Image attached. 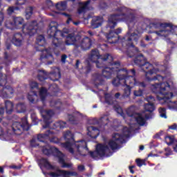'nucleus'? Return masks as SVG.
<instances>
[{"mask_svg": "<svg viewBox=\"0 0 177 177\" xmlns=\"http://www.w3.org/2000/svg\"><path fill=\"white\" fill-rule=\"evenodd\" d=\"M136 16L133 13H115L109 16V21L106 26L107 28L114 29L118 24V21H124L129 26V31L127 35L120 38L119 34L122 31L121 28L115 29V30H111L109 33L106 34L107 41L110 44H115L120 41L122 48L127 49L129 48H133L134 45L133 41L138 42L140 37V34L135 32L131 33V28L129 24L134 22Z\"/></svg>", "mask_w": 177, "mask_h": 177, "instance_id": "f257e3e1", "label": "nucleus"}, {"mask_svg": "<svg viewBox=\"0 0 177 177\" xmlns=\"http://www.w3.org/2000/svg\"><path fill=\"white\" fill-rule=\"evenodd\" d=\"M134 64L139 66L145 73V77L148 82L158 81L160 83H155L151 84V91L156 94L158 100H163L167 103L168 100H171L174 94L172 92H169L167 89L170 88V85L168 82H162L164 77L160 75H156L153 77H150L149 75H152L154 73L153 66L149 62H147L146 58L142 54L138 55L133 59Z\"/></svg>", "mask_w": 177, "mask_h": 177, "instance_id": "f03ea898", "label": "nucleus"}, {"mask_svg": "<svg viewBox=\"0 0 177 177\" xmlns=\"http://www.w3.org/2000/svg\"><path fill=\"white\" fill-rule=\"evenodd\" d=\"M120 65H111L108 68L102 69V75L99 73H94L92 75V80L95 88H97L100 86H103L105 84L104 78H111L113 74L116 73V77L112 80V85L115 87H118L120 85L123 86L122 80L123 73H125L122 68H120L121 66V63L119 62Z\"/></svg>", "mask_w": 177, "mask_h": 177, "instance_id": "7ed1b4c3", "label": "nucleus"}, {"mask_svg": "<svg viewBox=\"0 0 177 177\" xmlns=\"http://www.w3.org/2000/svg\"><path fill=\"white\" fill-rule=\"evenodd\" d=\"M73 133H71L70 130L65 131L64 133V138L66 142L62 143V145L68 150L69 153L75 156V152L78 155L86 157V154L84 151H88V147L85 140L75 141Z\"/></svg>", "mask_w": 177, "mask_h": 177, "instance_id": "20e7f679", "label": "nucleus"}, {"mask_svg": "<svg viewBox=\"0 0 177 177\" xmlns=\"http://www.w3.org/2000/svg\"><path fill=\"white\" fill-rule=\"evenodd\" d=\"M90 60L96 64L97 68L102 69L108 68L111 65H120V61L113 62L114 58L111 54L105 53L100 55L97 49L91 50Z\"/></svg>", "mask_w": 177, "mask_h": 177, "instance_id": "39448f33", "label": "nucleus"}, {"mask_svg": "<svg viewBox=\"0 0 177 177\" xmlns=\"http://www.w3.org/2000/svg\"><path fill=\"white\" fill-rule=\"evenodd\" d=\"M13 25L14 28L22 29L23 32L25 35H28L29 36L35 35L39 29L38 24L36 20L24 24V19L21 17H14Z\"/></svg>", "mask_w": 177, "mask_h": 177, "instance_id": "423d86ee", "label": "nucleus"}, {"mask_svg": "<svg viewBox=\"0 0 177 177\" xmlns=\"http://www.w3.org/2000/svg\"><path fill=\"white\" fill-rule=\"evenodd\" d=\"M150 28L158 29L162 28L163 30L154 32L158 36L167 37L171 33H174L177 26H174L172 24H168L167 22L161 24V22H151L149 24Z\"/></svg>", "mask_w": 177, "mask_h": 177, "instance_id": "0eeeda50", "label": "nucleus"}, {"mask_svg": "<svg viewBox=\"0 0 177 177\" xmlns=\"http://www.w3.org/2000/svg\"><path fill=\"white\" fill-rule=\"evenodd\" d=\"M36 44L38 46L35 47L36 50L41 52V55H40V61H43L44 59L47 60L50 57H52L50 50L48 48L44 49L46 39L44 35H40L37 37ZM39 47H41L43 48H39Z\"/></svg>", "mask_w": 177, "mask_h": 177, "instance_id": "6e6552de", "label": "nucleus"}, {"mask_svg": "<svg viewBox=\"0 0 177 177\" xmlns=\"http://www.w3.org/2000/svg\"><path fill=\"white\" fill-rule=\"evenodd\" d=\"M124 73H122V86L133 87L139 82L136 80V71L134 68L127 70V68H122Z\"/></svg>", "mask_w": 177, "mask_h": 177, "instance_id": "1a4fd4ad", "label": "nucleus"}, {"mask_svg": "<svg viewBox=\"0 0 177 177\" xmlns=\"http://www.w3.org/2000/svg\"><path fill=\"white\" fill-rule=\"evenodd\" d=\"M31 125L28 122L26 117H24L21 119V122H14L12 124V129L14 133L17 136H20L23 133V131H28Z\"/></svg>", "mask_w": 177, "mask_h": 177, "instance_id": "9d476101", "label": "nucleus"}, {"mask_svg": "<svg viewBox=\"0 0 177 177\" xmlns=\"http://www.w3.org/2000/svg\"><path fill=\"white\" fill-rule=\"evenodd\" d=\"M67 34L68 32L61 31L60 30L57 29L55 37L52 41L53 46L59 50H65V44L62 41L60 37H66Z\"/></svg>", "mask_w": 177, "mask_h": 177, "instance_id": "9b49d317", "label": "nucleus"}, {"mask_svg": "<svg viewBox=\"0 0 177 177\" xmlns=\"http://www.w3.org/2000/svg\"><path fill=\"white\" fill-rule=\"evenodd\" d=\"M155 101V97H153V95L147 97L148 103L145 104V111L149 112V113H145V119L147 120L153 118V111L156 110Z\"/></svg>", "mask_w": 177, "mask_h": 177, "instance_id": "f8f14e48", "label": "nucleus"}, {"mask_svg": "<svg viewBox=\"0 0 177 177\" xmlns=\"http://www.w3.org/2000/svg\"><path fill=\"white\" fill-rule=\"evenodd\" d=\"M113 140H111L109 142V146L112 150H117L119 147V145L123 144L125 142L124 136L119 134V133H114L112 136Z\"/></svg>", "mask_w": 177, "mask_h": 177, "instance_id": "ddd939ff", "label": "nucleus"}, {"mask_svg": "<svg viewBox=\"0 0 177 177\" xmlns=\"http://www.w3.org/2000/svg\"><path fill=\"white\" fill-rule=\"evenodd\" d=\"M92 46V39L88 37H86L83 38L78 44H76V51L80 53H81V50H88L91 48Z\"/></svg>", "mask_w": 177, "mask_h": 177, "instance_id": "4468645a", "label": "nucleus"}, {"mask_svg": "<svg viewBox=\"0 0 177 177\" xmlns=\"http://www.w3.org/2000/svg\"><path fill=\"white\" fill-rule=\"evenodd\" d=\"M55 115V112L53 110H45L41 111V117L45 125H43V129L50 128V124L53 122L52 118Z\"/></svg>", "mask_w": 177, "mask_h": 177, "instance_id": "2eb2a0df", "label": "nucleus"}, {"mask_svg": "<svg viewBox=\"0 0 177 177\" xmlns=\"http://www.w3.org/2000/svg\"><path fill=\"white\" fill-rule=\"evenodd\" d=\"M42 153L46 156L53 155L56 158L59 156L61 151L56 147H50V146H43L41 149Z\"/></svg>", "mask_w": 177, "mask_h": 177, "instance_id": "dca6fc26", "label": "nucleus"}, {"mask_svg": "<svg viewBox=\"0 0 177 177\" xmlns=\"http://www.w3.org/2000/svg\"><path fill=\"white\" fill-rule=\"evenodd\" d=\"M91 0H88L85 2H80L79 7L77 8L78 15H84L90 10Z\"/></svg>", "mask_w": 177, "mask_h": 177, "instance_id": "f3484780", "label": "nucleus"}, {"mask_svg": "<svg viewBox=\"0 0 177 177\" xmlns=\"http://www.w3.org/2000/svg\"><path fill=\"white\" fill-rule=\"evenodd\" d=\"M66 35V40L64 42L65 46H75V50H76V45L79 44L78 41L77 40V37L75 36L73 33L72 34H67Z\"/></svg>", "mask_w": 177, "mask_h": 177, "instance_id": "a211bd4d", "label": "nucleus"}, {"mask_svg": "<svg viewBox=\"0 0 177 177\" xmlns=\"http://www.w3.org/2000/svg\"><path fill=\"white\" fill-rule=\"evenodd\" d=\"M11 41L14 46L21 47L23 45V35L21 32L15 33Z\"/></svg>", "mask_w": 177, "mask_h": 177, "instance_id": "6ab92c4d", "label": "nucleus"}, {"mask_svg": "<svg viewBox=\"0 0 177 177\" xmlns=\"http://www.w3.org/2000/svg\"><path fill=\"white\" fill-rule=\"evenodd\" d=\"M136 86H138V90L134 91L133 93L136 97H141L146 91L147 84L144 82H138Z\"/></svg>", "mask_w": 177, "mask_h": 177, "instance_id": "aec40b11", "label": "nucleus"}, {"mask_svg": "<svg viewBox=\"0 0 177 177\" xmlns=\"http://www.w3.org/2000/svg\"><path fill=\"white\" fill-rule=\"evenodd\" d=\"M58 27L59 25L57 24V22L53 21L49 24L48 29L47 30V34L49 38L53 39L54 37H55V32H57Z\"/></svg>", "mask_w": 177, "mask_h": 177, "instance_id": "412c9836", "label": "nucleus"}, {"mask_svg": "<svg viewBox=\"0 0 177 177\" xmlns=\"http://www.w3.org/2000/svg\"><path fill=\"white\" fill-rule=\"evenodd\" d=\"M96 151L99 156L104 157L106 151H110L109 147L106 145L99 144L96 147Z\"/></svg>", "mask_w": 177, "mask_h": 177, "instance_id": "4be33fe9", "label": "nucleus"}, {"mask_svg": "<svg viewBox=\"0 0 177 177\" xmlns=\"http://www.w3.org/2000/svg\"><path fill=\"white\" fill-rule=\"evenodd\" d=\"M53 134H55V131H53V129H48L45 131V133L39 134L37 136V140L39 142H45L46 140L53 137Z\"/></svg>", "mask_w": 177, "mask_h": 177, "instance_id": "5701e85b", "label": "nucleus"}, {"mask_svg": "<svg viewBox=\"0 0 177 177\" xmlns=\"http://www.w3.org/2000/svg\"><path fill=\"white\" fill-rule=\"evenodd\" d=\"M103 24V17L96 16L94 17L91 22V26L93 29H96L100 27Z\"/></svg>", "mask_w": 177, "mask_h": 177, "instance_id": "b1692460", "label": "nucleus"}, {"mask_svg": "<svg viewBox=\"0 0 177 177\" xmlns=\"http://www.w3.org/2000/svg\"><path fill=\"white\" fill-rule=\"evenodd\" d=\"M14 93V88L11 86L6 85L3 88L2 96L4 98H11L12 97Z\"/></svg>", "mask_w": 177, "mask_h": 177, "instance_id": "393cba45", "label": "nucleus"}, {"mask_svg": "<svg viewBox=\"0 0 177 177\" xmlns=\"http://www.w3.org/2000/svg\"><path fill=\"white\" fill-rule=\"evenodd\" d=\"M64 154L61 151L59 155L57 157L58 159V163L61 165L62 168H71L73 167L72 163H68L65 162Z\"/></svg>", "mask_w": 177, "mask_h": 177, "instance_id": "a878e982", "label": "nucleus"}, {"mask_svg": "<svg viewBox=\"0 0 177 177\" xmlns=\"http://www.w3.org/2000/svg\"><path fill=\"white\" fill-rule=\"evenodd\" d=\"M165 142L169 146L171 145H176L174 146L173 149L174 151L177 153V140L175 139L174 136H167L165 137Z\"/></svg>", "mask_w": 177, "mask_h": 177, "instance_id": "bb28decb", "label": "nucleus"}, {"mask_svg": "<svg viewBox=\"0 0 177 177\" xmlns=\"http://www.w3.org/2000/svg\"><path fill=\"white\" fill-rule=\"evenodd\" d=\"M87 135L91 138H96L99 135V130L95 126H90L87 127Z\"/></svg>", "mask_w": 177, "mask_h": 177, "instance_id": "cd10ccee", "label": "nucleus"}, {"mask_svg": "<svg viewBox=\"0 0 177 177\" xmlns=\"http://www.w3.org/2000/svg\"><path fill=\"white\" fill-rule=\"evenodd\" d=\"M47 93L48 89L45 87H41L39 91V96H40V100H41L43 105H45Z\"/></svg>", "mask_w": 177, "mask_h": 177, "instance_id": "c85d7f7f", "label": "nucleus"}, {"mask_svg": "<svg viewBox=\"0 0 177 177\" xmlns=\"http://www.w3.org/2000/svg\"><path fill=\"white\" fill-rule=\"evenodd\" d=\"M40 162H41L44 167L46 169H55L54 166L48 161L47 158H41V159H40Z\"/></svg>", "mask_w": 177, "mask_h": 177, "instance_id": "c756f323", "label": "nucleus"}, {"mask_svg": "<svg viewBox=\"0 0 177 177\" xmlns=\"http://www.w3.org/2000/svg\"><path fill=\"white\" fill-rule=\"evenodd\" d=\"M55 6L57 10L64 11L67 8V2L66 1H60L57 3Z\"/></svg>", "mask_w": 177, "mask_h": 177, "instance_id": "7c9ffc66", "label": "nucleus"}, {"mask_svg": "<svg viewBox=\"0 0 177 177\" xmlns=\"http://www.w3.org/2000/svg\"><path fill=\"white\" fill-rule=\"evenodd\" d=\"M5 104L6 114H12L14 109V104L9 100H6Z\"/></svg>", "mask_w": 177, "mask_h": 177, "instance_id": "2f4dec72", "label": "nucleus"}, {"mask_svg": "<svg viewBox=\"0 0 177 177\" xmlns=\"http://www.w3.org/2000/svg\"><path fill=\"white\" fill-rule=\"evenodd\" d=\"M136 120L140 126L143 127L146 124V121L149 120V119L145 118V115L144 118L142 114H140L138 117L136 118Z\"/></svg>", "mask_w": 177, "mask_h": 177, "instance_id": "473e14b6", "label": "nucleus"}, {"mask_svg": "<svg viewBox=\"0 0 177 177\" xmlns=\"http://www.w3.org/2000/svg\"><path fill=\"white\" fill-rule=\"evenodd\" d=\"M34 8L32 6H28L25 10V17L27 20L30 19L33 15Z\"/></svg>", "mask_w": 177, "mask_h": 177, "instance_id": "72a5a7b5", "label": "nucleus"}, {"mask_svg": "<svg viewBox=\"0 0 177 177\" xmlns=\"http://www.w3.org/2000/svg\"><path fill=\"white\" fill-rule=\"evenodd\" d=\"M39 75H37V78L40 82H44L46 80H48V76L47 73L45 71H39Z\"/></svg>", "mask_w": 177, "mask_h": 177, "instance_id": "f704fd0d", "label": "nucleus"}, {"mask_svg": "<svg viewBox=\"0 0 177 177\" xmlns=\"http://www.w3.org/2000/svg\"><path fill=\"white\" fill-rule=\"evenodd\" d=\"M66 122L64 121H59L57 122L53 123V129H64L66 127Z\"/></svg>", "mask_w": 177, "mask_h": 177, "instance_id": "c9c22d12", "label": "nucleus"}, {"mask_svg": "<svg viewBox=\"0 0 177 177\" xmlns=\"http://www.w3.org/2000/svg\"><path fill=\"white\" fill-rule=\"evenodd\" d=\"M132 88L133 86H126L124 88L123 97H129L131 95V93H132Z\"/></svg>", "mask_w": 177, "mask_h": 177, "instance_id": "e433bc0d", "label": "nucleus"}, {"mask_svg": "<svg viewBox=\"0 0 177 177\" xmlns=\"http://www.w3.org/2000/svg\"><path fill=\"white\" fill-rule=\"evenodd\" d=\"M60 174H62L64 177H66L67 176H77V172H72V171H64V170H58L57 171Z\"/></svg>", "mask_w": 177, "mask_h": 177, "instance_id": "4c0bfd02", "label": "nucleus"}, {"mask_svg": "<svg viewBox=\"0 0 177 177\" xmlns=\"http://www.w3.org/2000/svg\"><path fill=\"white\" fill-rule=\"evenodd\" d=\"M19 10H20V8L18 6H10L7 9V14L8 15H12L15 12V11H18Z\"/></svg>", "mask_w": 177, "mask_h": 177, "instance_id": "58836bf2", "label": "nucleus"}, {"mask_svg": "<svg viewBox=\"0 0 177 177\" xmlns=\"http://www.w3.org/2000/svg\"><path fill=\"white\" fill-rule=\"evenodd\" d=\"M109 122V118L107 116L105 117H102L100 120L99 122L102 124V126L103 127H106L108 125Z\"/></svg>", "mask_w": 177, "mask_h": 177, "instance_id": "ea45409f", "label": "nucleus"}, {"mask_svg": "<svg viewBox=\"0 0 177 177\" xmlns=\"http://www.w3.org/2000/svg\"><path fill=\"white\" fill-rule=\"evenodd\" d=\"M159 114L160 118L167 119V109L165 108H159L158 109Z\"/></svg>", "mask_w": 177, "mask_h": 177, "instance_id": "a19ab883", "label": "nucleus"}, {"mask_svg": "<svg viewBox=\"0 0 177 177\" xmlns=\"http://www.w3.org/2000/svg\"><path fill=\"white\" fill-rule=\"evenodd\" d=\"M6 28L8 29H13L15 28V25H14V21H10V20H6Z\"/></svg>", "mask_w": 177, "mask_h": 177, "instance_id": "79ce46f5", "label": "nucleus"}, {"mask_svg": "<svg viewBox=\"0 0 177 177\" xmlns=\"http://www.w3.org/2000/svg\"><path fill=\"white\" fill-rule=\"evenodd\" d=\"M82 69H83V70H84V73L86 74V75H87V74H88L91 71V70H92V68H91V64H90V62H87V66H86V67H84V68H82Z\"/></svg>", "mask_w": 177, "mask_h": 177, "instance_id": "37998d69", "label": "nucleus"}, {"mask_svg": "<svg viewBox=\"0 0 177 177\" xmlns=\"http://www.w3.org/2000/svg\"><path fill=\"white\" fill-rule=\"evenodd\" d=\"M3 19H4L3 13L0 11V37H1V32L3 31L2 23L3 21Z\"/></svg>", "mask_w": 177, "mask_h": 177, "instance_id": "c03bdc74", "label": "nucleus"}, {"mask_svg": "<svg viewBox=\"0 0 177 177\" xmlns=\"http://www.w3.org/2000/svg\"><path fill=\"white\" fill-rule=\"evenodd\" d=\"M136 162L138 165V167H141L142 165H146L145 160H141L140 158H137L136 160Z\"/></svg>", "mask_w": 177, "mask_h": 177, "instance_id": "a18cd8bd", "label": "nucleus"}, {"mask_svg": "<svg viewBox=\"0 0 177 177\" xmlns=\"http://www.w3.org/2000/svg\"><path fill=\"white\" fill-rule=\"evenodd\" d=\"M126 113H127L128 117H130V118L133 117V115L135 114V111H134V110H133V109L131 107L127 109L126 111Z\"/></svg>", "mask_w": 177, "mask_h": 177, "instance_id": "49530a36", "label": "nucleus"}, {"mask_svg": "<svg viewBox=\"0 0 177 177\" xmlns=\"http://www.w3.org/2000/svg\"><path fill=\"white\" fill-rule=\"evenodd\" d=\"M105 101L107 104H111L113 103L112 97L111 94L106 93L105 95Z\"/></svg>", "mask_w": 177, "mask_h": 177, "instance_id": "de8ad7c7", "label": "nucleus"}, {"mask_svg": "<svg viewBox=\"0 0 177 177\" xmlns=\"http://www.w3.org/2000/svg\"><path fill=\"white\" fill-rule=\"evenodd\" d=\"M50 75L52 76L57 75V77H55V79H51L53 82H57V81H59V78H60V77H61L60 72H58V73H57L56 72H52V73H50Z\"/></svg>", "mask_w": 177, "mask_h": 177, "instance_id": "09e8293b", "label": "nucleus"}, {"mask_svg": "<svg viewBox=\"0 0 177 177\" xmlns=\"http://www.w3.org/2000/svg\"><path fill=\"white\" fill-rule=\"evenodd\" d=\"M62 15L67 17L66 24H69L71 21H73V19L71 17V15L70 14H68L66 12H63Z\"/></svg>", "mask_w": 177, "mask_h": 177, "instance_id": "8fccbe9b", "label": "nucleus"}, {"mask_svg": "<svg viewBox=\"0 0 177 177\" xmlns=\"http://www.w3.org/2000/svg\"><path fill=\"white\" fill-rule=\"evenodd\" d=\"M63 104L59 101L57 100L55 102V108L57 110H60L62 107Z\"/></svg>", "mask_w": 177, "mask_h": 177, "instance_id": "3c124183", "label": "nucleus"}, {"mask_svg": "<svg viewBox=\"0 0 177 177\" xmlns=\"http://www.w3.org/2000/svg\"><path fill=\"white\" fill-rule=\"evenodd\" d=\"M35 95H32V94H30V93H28V100L32 104H35Z\"/></svg>", "mask_w": 177, "mask_h": 177, "instance_id": "603ef678", "label": "nucleus"}, {"mask_svg": "<svg viewBox=\"0 0 177 177\" xmlns=\"http://www.w3.org/2000/svg\"><path fill=\"white\" fill-rule=\"evenodd\" d=\"M26 2V0H16L15 5L17 6H23V5H25Z\"/></svg>", "mask_w": 177, "mask_h": 177, "instance_id": "864d4df0", "label": "nucleus"}, {"mask_svg": "<svg viewBox=\"0 0 177 177\" xmlns=\"http://www.w3.org/2000/svg\"><path fill=\"white\" fill-rule=\"evenodd\" d=\"M30 88L32 90L35 89V88L38 89V88H39V84L37 82H32L30 84Z\"/></svg>", "mask_w": 177, "mask_h": 177, "instance_id": "5fc2aeb1", "label": "nucleus"}, {"mask_svg": "<svg viewBox=\"0 0 177 177\" xmlns=\"http://www.w3.org/2000/svg\"><path fill=\"white\" fill-rule=\"evenodd\" d=\"M115 111L118 113V114H120V115H123L124 114L123 109L120 106L115 107Z\"/></svg>", "mask_w": 177, "mask_h": 177, "instance_id": "6e6d98bb", "label": "nucleus"}, {"mask_svg": "<svg viewBox=\"0 0 177 177\" xmlns=\"http://www.w3.org/2000/svg\"><path fill=\"white\" fill-rule=\"evenodd\" d=\"M50 142L55 144H59L60 143V139L57 138V137H53L50 139Z\"/></svg>", "mask_w": 177, "mask_h": 177, "instance_id": "4d7b16f0", "label": "nucleus"}, {"mask_svg": "<svg viewBox=\"0 0 177 177\" xmlns=\"http://www.w3.org/2000/svg\"><path fill=\"white\" fill-rule=\"evenodd\" d=\"M68 121L71 123V124H75L76 122L75 120V117L73 115H68Z\"/></svg>", "mask_w": 177, "mask_h": 177, "instance_id": "13d9d810", "label": "nucleus"}, {"mask_svg": "<svg viewBox=\"0 0 177 177\" xmlns=\"http://www.w3.org/2000/svg\"><path fill=\"white\" fill-rule=\"evenodd\" d=\"M5 113V109L3 107H0V123L3 118V114Z\"/></svg>", "mask_w": 177, "mask_h": 177, "instance_id": "bf43d9fd", "label": "nucleus"}, {"mask_svg": "<svg viewBox=\"0 0 177 177\" xmlns=\"http://www.w3.org/2000/svg\"><path fill=\"white\" fill-rule=\"evenodd\" d=\"M6 84H7V79L6 78L2 79L1 75H0V86H3L6 85Z\"/></svg>", "mask_w": 177, "mask_h": 177, "instance_id": "052dcab7", "label": "nucleus"}, {"mask_svg": "<svg viewBox=\"0 0 177 177\" xmlns=\"http://www.w3.org/2000/svg\"><path fill=\"white\" fill-rule=\"evenodd\" d=\"M89 155H90V156L92 158H97V156H99L98 154H97V151H89Z\"/></svg>", "mask_w": 177, "mask_h": 177, "instance_id": "680f3d73", "label": "nucleus"}, {"mask_svg": "<svg viewBox=\"0 0 177 177\" xmlns=\"http://www.w3.org/2000/svg\"><path fill=\"white\" fill-rule=\"evenodd\" d=\"M31 118H32V122L35 123V125L37 124L38 119H37V117L36 116V115L35 114H32L31 115Z\"/></svg>", "mask_w": 177, "mask_h": 177, "instance_id": "e2e57ef3", "label": "nucleus"}, {"mask_svg": "<svg viewBox=\"0 0 177 177\" xmlns=\"http://www.w3.org/2000/svg\"><path fill=\"white\" fill-rule=\"evenodd\" d=\"M45 3L48 8H51L52 6H54V3L51 0H46Z\"/></svg>", "mask_w": 177, "mask_h": 177, "instance_id": "0e129e2a", "label": "nucleus"}, {"mask_svg": "<svg viewBox=\"0 0 177 177\" xmlns=\"http://www.w3.org/2000/svg\"><path fill=\"white\" fill-rule=\"evenodd\" d=\"M165 151H167L165 153V156L167 157L172 155V151L170 150L169 148H165Z\"/></svg>", "mask_w": 177, "mask_h": 177, "instance_id": "69168bd1", "label": "nucleus"}, {"mask_svg": "<svg viewBox=\"0 0 177 177\" xmlns=\"http://www.w3.org/2000/svg\"><path fill=\"white\" fill-rule=\"evenodd\" d=\"M30 146L32 147H38L39 145L36 143V140L35 139H32L30 140Z\"/></svg>", "mask_w": 177, "mask_h": 177, "instance_id": "338daca9", "label": "nucleus"}, {"mask_svg": "<svg viewBox=\"0 0 177 177\" xmlns=\"http://www.w3.org/2000/svg\"><path fill=\"white\" fill-rule=\"evenodd\" d=\"M48 175L51 177H59L61 176L60 174H58L57 172H50L48 174Z\"/></svg>", "mask_w": 177, "mask_h": 177, "instance_id": "774afa93", "label": "nucleus"}]
</instances>
